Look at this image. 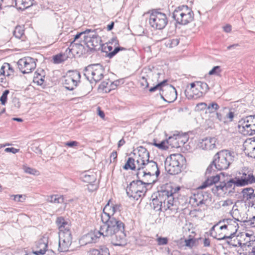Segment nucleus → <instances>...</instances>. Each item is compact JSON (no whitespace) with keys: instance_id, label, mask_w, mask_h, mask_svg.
<instances>
[{"instance_id":"nucleus-1","label":"nucleus","mask_w":255,"mask_h":255,"mask_svg":"<svg viewBox=\"0 0 255 255\" xmlns=\"http://www.w3.org/2000/svg\"><path fill=\"white\" fill-rule=\"evenodd\" d=\"M180 187L175 185H167L166 189L158 192V195L152 199V207L156 211L176 213L177 207L174 200V195L178 193Z\"/></svg>"},{"instance_id":"nucleus-2","label":"nucleus","mask_w":255,"mask_h":255,"mask_svg":"<svg viewBox=\"0 0 255 255\" xmlns=\"http://www.w3.org/2000/svg\"><path fill=\"white\" fill-rule=\"evenodd\" d=\"M149 153L147 149L140 146L138 149V156L137 163L138 165L137 176L138 178L140 176L149 177L155 176L157 177L160 174L159 170L157 163L153 161L149 160Z\"/></svg>"},{"instance_id":"nucleus-3","label":"nucleus","mask_w":255,"mask_h":255,"mask_svg":"<svg viewBox=\"0 0 255 255\" xmlns=\"http://www.w3.org/2000/svg\"><path fill=\"white\" fill-rule=\"evenodd\" d=\"M56 223L59 229L58 251L67 252L72 242L70 223L62 217L57 218Z\"/></svg>"},{"instance_id":"nucleus-4","label":"nucleus","mask_w":255,"mask_h":255,"mask_svg":"<svg viewBox=\"0 0 255 255\" xmlns=\"http://www.w3.org/2000/svg\"><path fill=\"white\" fill-rule=\"evenodd\" d=\"M185 162V158L182 154H172L165 161V170L170 174H177L181 172Z\"/></svg>"},{"instance_id":"nucleus-5","label":"nucleus","mask_w":255,"mask_h":255,"mask_svg":"<svg viewBox=\"0 0 255 255\" xmlns=\"http://www.w3.org/2000/svg\"><path fill=\"white\" fill-rule=\"evenodd\" d=\"M234 153L228 150H222L217 152L214 157L213 163L215 168L218 170L228 168L230 164L234 161Z\"/></svg>"},{"instance_id":"nucleus-6","label":"nucleus","mask_w":255,"mask_h":255,"mask_svg":"<svg viewBox=\"0 0 255 255\" xmlns=\"http://www.w3.org/2000/svg\"><path fill=\"white\" fill-rule=\"evenodd\" d=\"M194 13L188 6L183 5L177 7L173 12V17L176 22L182 25H186L194 19Z\"/></svg>"},{"instance_id":"nucleus-7","label":"nucleus","mask_w":255,"mask_h":255,"mask_svg":"<svg viewBox=\"0 0 255 255\" xmlns=\"http://www.w3.org/2000/svg\"><path fill=\"white\" fill-rule=\"evenodd\" d=\"M209 90L208 85L205 82L196 81L187 86L185 94L188 99H197L202 97Z\"/></svg>"},{"instance_id":"nucleus-8","label":"nucleus","mask_w":255,"mask_h":255,"mask_svg":"<svg viewBox=\"0 0 255 255\" xmlns=\"http://www.w3.org/2000/svg\"><path fill=\"white\" fill-rule=\"evenodd\" d=\"M103 224L100 228L103 232V236L112 237L120 229L123 230L124 224L116 218H109L102 221Z\"/></svg>"},{"instance_id":"nucleus-9","label":"nucleus","mask_w":255,"mask_h":255,"mask_svg":"<svg viewBox=\"0 0 255 255\" xmlns=\"http://www.w3.org/2000/svg\"><path fill=\"white\" fill-rule=\"evenodd\" d=\"M147 190L145 183L143 181L137 180L132 181L126 189L128 196L130 198L137 200L143 196Z\"/></svg>"},{"instance_id":"nucleus-10","label":"nucleus","mask_w":255,"mask_h":255,"mask_svg":"<svg viewBox=\"0 0 255 255\" xmlns=\"http://www.w3.org/2000/svg\"><path fill=\"white\" fill-rule=\"evenodd\" d=\"M84 71V76L91 83L98 82L104 77V69L100 64L89 65Z\"/></svg>"},{"instance_id":"nucleus-11","label":"nucleus","mask_w":255,"mask_h":255,"mask_svg":"<svg viewBox=\"0 0 255 255\" xmlns=\"http://www.w3.org/2000/svg\"><path fill=\"white\" fill-rule=\"evenodd\" d=\"M149 22L152 27L161 30L167 25L168 19L165 13L154 10L150 15Z\"/></svg>"},{"instance_id":"nucleus-12","label":"nucleus","mask_w":255,"mask_h":255,"mask_svg":"<svg viewBox=\"0 0 255 255\" xmlns=\"http://www.w3.org/2000/svg\"><path fill=\"white\" fill-rule=\"evenodd\" d=\"M216 169L217 168H215L213 161L208 167L205 173L207 179L199 187L200 189H205L213 184H216L220 181V175L215 173Z\"/></svg>"},{"instance_id":"nucleus-13","label":"nucleus","mask_w":255,"mask_h":255,"mask_svg":"<svg viewBox=\"0 0 255 255\" xmlns=\"http://www.w3.org/2000/svg\"><path fill=\"white\" fill-rule=\"evenodd\" d=\"M85 44L90 50H99L102 45V40L95 30L89 29L88 35L85 36Z\"/></svg>"},{"instance_id":"nucleus-14","label":"nucleus","mask_w":255,"mask_h":255,"mask_svg":"<svg viewBox=\"0 0 255 255\" xmlns=\"http://www.w3.org/2000/svg\"><path fill=\"white\" fill-rule=\"evenodd\" d=\"M237 187L234 178L229 181L221 182L219 185H216L212 189L214 194H230L235 192V188Z\"/></svg>"},{"instance_id":"nucleus-15","label":"nucleus","mask_w":255,"mask_h":255,"mask_svg":"<svg viewBox=\"0 0 255 255\" xmlns=\"http://www.w3.org/2000/svg\"><path fill=\"white\" fill-rule=\"evenodd\" d=\"M234 179L237 187H243L255 183V177L253 173L249 171L239 172L236 174Z\"/></svg>"},{"instance_id":"nucleus-16","label":"nucleus","mask_w":255,"mask_h":255,"mask_svg":"<svg viewBox=\"0 0 255 255\" xmlns=\"http://www.w3.org/2000/svg\"><path fill=\"white\" fill-rule=\"evenodd\" d=\"M81 75L78 71H69L64 77L63 83L65 88L69 90H73L80 82Z\"/></svg>"},{"instance_id":"nucleus-17","label":"nucleus","mask_w":255,"mask_h":255,"mask_svg":"<svg viewBox=\"0 0 255 255\" xmlns=\"http://www.w3.org/2000/svg\"><path fill=\"white\" fill-rule=\"evenodd\" d=\"M17 66L22 73L27 74L31 72L35 68L36 64L34 58L25 57L18 61Z\"/></svg>"},{"instance_id":"nucleus-18","label":"nucleus","mask_w":255,"mask_h":255,"mask_svg":"<svg viewBox=\"0 0 255 255\" xmlns=\"http://www.w3.org/2000/svg\"><path fill=\"white\" fill-rule=\"evenodd\" d=\"M242 131L245 135L255 134V116H250L240 122Z\"/></svg>"},{"instance_id":"nucleus-19","label":"nucleus","mask_w":255,"mask_h":255,"mask_svg":"<svg viewBox=\"0 0 255 255\" xmlns=\"http://www.w3.org/2000/svg\"><path fill=\"white\" fill-rule=\"evenodd\" d=\"M121 205L120 204H114L110 203L109 201L103 209V213L101 215L102 221H105L108 219L115 218L114 214L118 211H120Z\"/></svg>"},{"instance_id":"nucleus-20","label":"nucleus","mask_w":255,"mask_h":255,"mask_svg":"<svg viewBox=\"0 0 255 255\" xmlns=\"http://www.w3.org/2000/svg\"><path fill=\"white\" fill-rule=\"evenodd\" d=\"M167 145L169 148H178L183 145L187 141L186 136H183L179 134H174L173 136H169L166 139Z\"/></svg>"},{"instance_id":"nucleus-21","label":"nucleus","mask_w":255,"mask_h":255,"mask_svg":"<svg viewBox=\"0 0 255 255\" xmlns=\"http://www.w3.org/2000/svg\"><path fill=\"white\" fill-rule=\"evenodd\" d=\"M123 230L120 229L114 236L111 237V242L116 246H124L127 244L126 235Z\"/></svg>"},{"instance_id":"nucleus-22","label":"nucleus","mask_w":255,"mask_h":255,"mask_svg":"<svg viewBox=\"0 0 255 255\" xmlns=\"http://www.w3.org/2000/svg\"><path fill=\"white\" fill-rule=\"evenodd\" d=\"M241 193L243 200L246 202H248L250 206L253 207L255 205V193L253 188H244L242 190Z\"/></svg>"},{"instance_id":"nucleus-23","label":"nucleus","mask_w":255,"mask_h":255,"mask_svg":"<svg viewBox=\"0 0 255 255\" xmlns=\"http://www.w3.org/2000/svg\"><path fill=\"white\" fill-rule=\"evenodd\" d=\"M13 73V70L10 65L7 63H4L0 69V85L6 83L5 77L9 76Z\"/></svg>"},{"instance_id":"nucleus-24","label":"nucleus","mask_w":255,"mask_h":255,"mask_svg":"<svg viewBox=\"0 0 255 255\" xmlns=\"http://www.w3.org/2000/svg\"><path fill=\"white\" fill-rule=\"evenodd\" d=\"M216 139L215 137L206 138L198 144L200 148L205 150H211L216 147Z\"/></svg>"},{"instance_id":"nucleus-25","label":"nucleus","mask_w":255,"mask_h":255,"mask_svg":"<svg viewBox=\"0 0 255 255\" xmlns=\"http://www.w3.org/2000/svg\"><path fill=\"white\" fill-rule=\"evenodd\" d=\"M237 229L232 224H225L219 227V231H223L227 239H231L235 234Z\"/></svg>"},{"instance_id":"nucleus-26","label":"nucleus","mask_w":255,"mask_h":255,"mask_svg":"<svg viewBox=\"0 0 255 255\" xmlns=\"http://www.w3.org/2000/svg\"><path fill=\"white\" fill-rule=\"evenodd\" d=\"M48 242L46 239H41L36 244V250L33 251L35 255L39 254L43 255L46 253V249L47 248Z\"/></svg>"},{"instance_id":"nucleus-27","label":"nucleus","mask_w":255,"mask_h":255,"mask_svg":"<svg viewBox=\"0 0 255 255\" xmlns=\"http://www.w3.org/2000/svg\"><path fill=\"white\" fill-rule=\"evenodd\" d=\"M81 178L84 182L92 184L96 181L97 175L93 171H86L81 174Z\"/></svg>"},{"instance_id":"nucleus-28","label":"nucleus","mask_w":255,"mask_h":255,"mask_svg":"<svg viewBox=\"0 0 255 255\" xmlns=\"http://www.w3.org/2000/svg\"><path fill=\"white\" fill-rule=\"evenodd\" d=\"M207 199H205L202 193H198L191 196L190 199V202L198 206L205 204Z\"/></svg>"},{"instance_id":"nucleus-29","label":"nucleus","mask_w":255,"mask_h":255,"mask_svg":"<svg viewBox=\"0 0 255 255\" xmlns=\"http://www.w3.org/2000/svg\"><path fill=\"white\" fill-rule=\"evenodd\" d=\"M32 5L31 0H15V5L17 8L24 9Z\"/></svg>"},{"instance_id":"nucleus-30","label":"nucleus","mask_w":255,"mask_h":255,"mask_svg":"<svg viewBox=\"0 0 255 255\" xmlns=\"http://www.w3.org/2000/svg\"><path fill=\"white\" fill-rule=\"evenodd\" d=\"M138 165L137 163V160H136V163H135V160L133 158L131 157H129L124 166L123 168L125 170L131 169V170H135L137 169L138 170Z\"/></svg>"},{"instance_id":"nucleus-31","label":"nucleus","mask_w":255,"mask_h":255,"mask_svg":"<svg viewBox=\"0 0 255 255\" xmlns=\"http://www.w3.org/2000/svg\"><path fill=\"white\" fill-rule=\"evenodd\" d=\"M244 146L245 150L251 155L255 148V139H249L247 140L245 142Z\"/></svg>"},{"instance_id":"nucleus-32","label":"nucleus","mask_w":255,"mask_h":255,"mask_svg":"<svg viewBox=\"0 0 255 255\" xmlns=\"http://www.w3.org/2000/svg\"><path fill=\"white\" fill-rule=\"evenodd\" d=\"M13 35L18 39L23 40L24 38L23 27L21 26H16L13 32Z\"/></svg>"},{"instance_id":"nucleus-33","label":"nucleus","mask_w":255,"mask_h":255,"mask_svg":"<svg viewBox=\"0 0 255 255\" xmlns=\"http://www.w3.org/2000/svg\"><path fill=\"white\" fill-rule=\"evenodd\" d=\"M47 201L52 203H62L64 201L62 196L53 195L48 197Z\"/></svg>"},{"instance_id":"nucleus-34","label":"nucleus","mask_w":255,"mask_h":255,"mask_svg":"<svg viewBox=\"0 0 255 255\" xmlns=\"http://www.w3.org/2000/svg\"><path fill=\"white\" fill-rule=\"evenodd\" d=\"M90 236L93 243L97 242L98 239L102 236H103V232L101 228L100 230H95L93 232L89 233Z\"/></svg>"},{"instance_id":"nucleus-35","label":"nucleus","mask_w":255,"mask_h":255,"mask_svg":"<svg viewBox=\"0 0 255 255\" xmlns=\"http://www.w3.org/2000/svg\"><path fill=\"white\" fill-rule=\"evenodd\" d=\"M44 75H41L38 71H36L34 73L33 81L38 85H42L44 83Z\"/></svg>"},{"instance_id":"nucleus-36","label":"nucleus","mask_w":255,"mask_h":255,"mask_svg":"<svg viewBox=\"0 0 255 255\" xmlns=\"http://www.w3.org/2000/svg\"><path fill=\"white\" fill-rule=\"evenodd\" d=\"M107 48L109 51H111L107 54V56L110 58L114 57L118 52H119L120 50H125V48L124 47H117L114 50L111 51L113 49V47L111 46H107Z\"/></svg>"},{"instance_id":"nucleus-37","label":"nucleus","mask_w":255,"mask_h":255,"mask_svg":"<svg viewBox=\"0 0 255 255\" xmlns=\"http://www.w3.org/2000/svg\"><path fill=\"white\" fill-rule=\"evenodd\" d=\"M68 58V56L64 54L56 55L53 57L54 62L56 64H59L65 61Z\"/></svg>"},{"instance_id":"nucleus-38","label":"nucleus","mask_w":255,"mask_h":255,"mask_svg":"<svg viewBox=\"0 0 255 255\" xmlns=\"http://www.w3.org/2000/svg\"><path fill=\"white\" fill-rule=\"evenodd\" d=\"M89 31V29H87L85 31L78 33L74 37V40L72 42H71V44L73 43V42L77 40H78L79 38L81 37V36H83V42L85 44V36L86 35H88V33Z\"/></svg>"},{"instance_id":"nucleus-39","label":"nucleus","mask_w":255,"mask_h":255,"mask_svg":"<svg viewBox=\"0 0 255 255\" xmlns=\"http://www.w3.org/2000/svg\"><path fill=\"white\" fill-rule=\"evenodd\" d=\"M23 169L25 173L29 174L37 175H39V174L38 171H37L35 169L27 167L26 166H23Z\"/></svg>"},{"instance_id":"nucleus-40","label":"nucleus","mask_w":255,"mask_h":255,"mask_svg":"<svg viewBox=\"0 0 255 255\" xmlns=\"http://www.w3.org/2000/svg\"><path fill=\"white\" fill-rule=\"evenodd\" d=\"M156 236V241L158 246L165 245L168 244V239L167 237H158V235Z\"/></svg>"},{"instance_id":"nucleus-41","label":"nucleus","mask_w":255,"mask_h":255,"mask_svg":"<svg viewBox=\"0 0 255 255\" xmlns=\"http://www.w3.org/2000/svg\"><path fill=\"white\" fill-rule=\"evenodd\" d=\"M219 108V106L216 103H212L207 106V109L208 112L213 113L216 112Z\"/></svg>"},{"instance_id":"nucleus-42","label":"nucleus","mask_w":255,"mask_h":255,"mask_svg":"<svg viewBox=\"0 0 255 255\" xmlns=\"http://www.w3.org/2000/svg\"><path fill=\"white\" fill-rule=\"evenodd\" d=\"M154 145L161 149L166 150L169 148V146L167 145L166 140H163L159 143L154 142Z\"/></svg>"},{"instance_id":"nucleus-43","label":"nucleus","mask_w":255,"mask_h":255,"mask_svg":"<svg viewBox=\"0 0 255 255\" xmlns=\"http://www.w3.org/2000/svg\"><path fill=\"white\" fill-rule=\"evenodd\" d=\"M80 242L81 243L85 245L93 243L90 236L89 233L84 235L81 239Z\"/></svg>"},{"instance_id":"nucleus-44","label":"nucleus","mask_w":255,"mask_h":255,"mask_svg":"<svg viewBox=\"0 0 255 255\" xmlns=\"http://www.w3.org/2000/svg\"><path fill=\"white\" fill-rule=\"evenodd\" d=\"M9 93L8 90H5L2 93V95L0 97V101L1 104L4 105L7 101V95Z\"/></svg>"},{"instance_id":"nucleus-45","label":"nucleus","mask_w":255,"mask_h":255,"mask_svg":"<svg viewBox=\"0 0 255 255\" xmlns=\"http://www.w3.org/2000/svg\"><path fill=\"white\" fill-rule=\"evenodd\" d=\"M140 86L143 88H146L148 87L149 84L147 82V78L144 76H142L139 80Z\"/></svg>"},{"instance_id":"nucleus-46","label":"nucleus","mask_w":255,"mask_h":255,"mask_svg":"<svg viewBox=\"0 0 255 255\" xmlns=\"http://www.w3.org/2000/svg\"><path fill=\"white\" fill-rule=\"evenodd\" d=\"M221 203L222 206L224 207H231L234 204L233 200L231 199L222 201Z\"/></svg>"},{"instance_id":"nucleus-47","label":"nucleus","mask_w":255,"mask_h":255,"mask_svg":"<svg viewBox=\"0 0 255 255\" xmlns=\"http://www.w3.org/2000/svg\"><path fill=\"white\" fill-rule=\"evenodd\" d=\"M221 72V68L219 66H215L213 68V69L210 70L209 72V74L210 75H219V73Z\"/></svg>"},{"instance_id":"nucleus-48","label":"nucleus","mask_w":255,"mask_h":255,"mask_svg":"<svg viewBox=\"0 0 255 255\" xmlns=\"http://www.w3.org/2000/svg\"><path fill=\"white\" fill-rule=\"evenodd\" d=\"M234 117V113L232 111H229L228 113H226L225 116V121H227L226 123L232 122L233 120Z\"/></svg>"},{"instance_id":"nucleus-49","label":"nucleus","mask_w":255,"mask_h":255,"mask_svg":"<svg viewBox=\"0 0 255 255\" xmlns=\"http://www.w3.org/2000/svg\"><path fill=\"white\" fill-rule=\"evenodd\" d=\"M167 82V80H164L163 81L158 83L157 85H156L155 86H154L153 87H151L149 89V91L150 92H153L155 91L157 89H161V87Z\"/></svg>"},{"instance_id":"nucleus-50","label":"nucleus","mask_w":255,"mask_h":255,"mask_svg":"<svg viewBox=\"0 0 255 255\" xmlns=\"http://www.w3.org/2000/svg\"><path fill=\"white\" fill-rule=\"evenodd\" d=\"M10 196L17 202H23L25 199L24 196L22 195H12Z\"/></svg>"},{"instance_id":"nucleus-51","label":"nucleus","mask_w":255,"mask_h":255,"mask_svg":"<svg viewBox=\"0 0 255 255\" xmlns=\"http://www.w3.org/2000/svg\"><path fill=\"white\" fill-rule=\"evenodd\" d=\"M154 177L155 176L149 177V176H146L145 177H143L144 180H145V181H143V182L145 183V186L153 183L155 180V179H154Z\"/></svg>"},{"instance_id":"nucleus-52","label":"nucleus","mask_w":255,"mask_h":255,"mask_svg":"<svg viewBox=\"0 0 255 255\" xmlns=\"http://www.w3.org/2000/svg\"><path fill=\"white\" fill-rule=\"evenodd\" d=\"M243 221L247 223L248 225H250L252 227H255V216L249 220H244Z\"/></svg>"},{"instance_id":"nucleus-53","label":"nucleus","mask_w":255,"mask_h":255,"mask_svg":"<svg viewBox=\"0 0 255 255\" xmlns=\"http://www.w3.org/2000/svg\"><path fill=\"white\" fill-rule=\"evenodd\" d=\"M64 145L68 147H74L78 146L79 145V143L76 141H70L65 142Z\"/></svg>"},{"instance_id":"nucleus-54","label":"nucleus","mask_w":255,"mask_h":255,"mask_svg":"<svg viewBox=\"0 0 255 255\" xmlns=\"http://www.w3.org/2000/svg\"><path fill=\"white\" fill-rule=\"evenodd\" d=\"M100 255H110L109 249L105 247H102L100 249Z\"/></svg>"},{"instance_id":"nucleus-55","label":"nucleus","mask_w":255,"mask_h":255,"mask_svg":"<svg viewBox=\"0 0 255 255\" xmlns=\"http://www.w3.org/2000/svg\"><path fill=\"white\" fill-rule=\"evenodd\" d=\"M207 107V105L205 103H200L196 105V108L199 110H204Z\"/></svg>"},{"instance_id":"nucleus-56","label":"nucleus","mask_w":255,"mask_h":255,"mask_svg":"<svg viewBox=\"0 0 255 255\" xmlns=\"http://www.w3.org/2000/svg\"><path fill=\"white\" fill-rule=\"evenodd\" d=\"M19 150V149H16L13 147H7L4 149V151L6 152H11L14 154L18 152Z\"/></svg>"},{"instance_id":"nucleus-57","label":"nucleus","mask_w":255,"mask_h":255,"mask_svg":"<svg viewBox=\"0 0 255 255\" xmlns=\"http://www.w3.org/2000/svg\"><path fill=\"white\" fill-rule=\"evenodd\" d=\"M89 255H100V250L92 249L88 252Z\"/></svg>"},{"instance_id":"nucleus-58","label":"nucleus","mask_w":255,"mask_h":255,"mask_svg":"<svg viewBox=\"0 0 255 255\" xmlns=\"http://www.w3.org/2000/svg\"><path fill=\"white\" fill-rule=\"evenodd\" d=\"M185 245L189 248H192L194 244V241L193 239H188L185 240Z\"/></svg>"},{"instance_id":"nucleus-59","label":"nucleus","mask_w":255,"mask_h":255,"mask_svg":"<svg viewBox=\"0 0 255 255\" xmlns=\"http://www.w3.org/2000/svg\"><path fill=\"white\" fill-rule=\"evenodd\" d=\"M117 158V152L113 151L111 153L110 155V162H114L116 161Z\"/></svg>"},{"instance_id":"nucleus-60","label":"nucleus","mask_w":255,"mask_h":255,"mask_svg":"<svg viewBox=\"0 0 255 255\" xmlns=\"http://www.w3.org/2000/svg\"><path fill=\"white\" fill-rule=\"evenodd\" d=\"M232 210L231 211V213L232 215L233 216H236L237 213L239 212V210L237 208V206L235 204L234 205H232Z\"/></svg>"},{"instance_id":"nucleus-61","label":"nucleus","mask_w":255,"mask_h":255,"mask_svg":"<svg viewBox=\"0 0 255 255\" xmlns=\"http://www.w3.org/2000/svg\"><path fill=\"white\" fill-rule=\"evenodd\" d=\"M215 238L217 239L218 240H222L227 239L226 237L225 236L224 232L221 231V233L217 234Z\"/></svg>"},{"instance_id":"nucleus-62","label":"nucleus","mask_w":255,"mask_h":255,"mask_svg":"<svg viewBox=\"0 0 255 255\" xmlns=\"http://www.w3.org/2000/svg\"><path fill=\"white\" fill-rule=\"evenodd\" d=\"M179 40L178 39H173L170 41V46H176L179 44Z\"/></svg>"},{"instance_id":"nucleus-63","label":"nucleus","mask_w":255,"mask_h":255,"mask_svg":"<svg viewBox=\"0 0 255 255\" xmlns=\"http://www.w3.org/2000/svg\"><path fill=\"white\" fill-rule=\"evenodd\" d=\"M217 118L221 122H223L224 123H226L227 121H225V117H223L220 113H217Z\"/></svg>"},{"instance_id":"nucleus-64","label":"nucleus","mask_w":255,"mask_h":255,"mask_svg":"<svg viewBox=\"0 0 255 255\" xmlns=\"http://www.w3.org/2000/svg\"><path fill=\"white\" fill-rule=\"evenodd\" d=\"M109 82H110L111 83V82L103 81L100 84V85L99 86L100 88L102 89L103 90H104L105 89H106L108 87Z\"/></svg>"}]
</instances>
